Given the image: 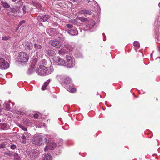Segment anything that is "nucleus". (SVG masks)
Listing matches in <instances>:
<instances>
[{
  "instance_id": "25",
  "label": "nucleus",
  "mask_w": 160,
  "mask_h": 160,
  "mask_svg": "<svg viewBox=\"0 0 160 160\" xmlns=\"http://www.w3.org/2000/svg\"><path fill=\"white\" fill-rule=\"evenodd\" d=\"M68 90V91H70L71 92L73 93L76 91V89L73 87L70 86Z\"/></svg>"
},
{
  "instance_id": "19",
  "label": "nucleus",
  "mask_w": 160,
  "mask_h": 160,
  "mask_svg": "<svg viewBox=\"0 0 160 160\" xmlns=\"http://www.w3.org/2000/svg\"><path fill=\"white\" fill-rule=\"evenodd\" d=\"M50 82V80L49 79L44 82V85L42 86V90H44L46 89V87L48 86V85L49 84Z\"/></svg>"
},
{
  "instance_id": "29",
  "label": "nucleus",
  "mask_w": 160,
  "mask_h": 160,
  "mask_svg": "<svg viewBox=\"0 0 160 160\" xmlns=\"http://www.w3.org/2000/svg\"><path fill=\"white\" fill-rule=\"evenodd\" d=\"M134 46L138 48L140 46L139 43L137 41H135L133 43Z\"/></svg>"
},
{
  "instance_id": "38",
  "label": "nucleus",
  "mask_w": 160,
  "mask_h": 160,
  "mask_svg": "<svg viewBox=\"0 0 160 160\" xmlns=\"http://www.w3.org/2000/svg\"><path fill=\"white\" fill-rule=\"evenodd\" d=\"M20 128L22 129L24 131H26L27 130V129L25 127L23 126H20Z\"/></svg>"
},
{
  "instance_id": "24",
  "label": "nucleus",
  "mask_w": 160,
  "mask_h": 160,
  "mask_svg": "<svg viewBox=\"0 0 160 160\" xmlns=\"http://www.w3.org/2000/svg\"><path fill=\"white\" fill-rule=\"evenodd\" d=\"M32 4L34 6H35L37 8H38V9H40L41 8L42 6L41 5L40 3L32 2Z\"/></svg>"
},
{
  "instance_id": "14",
  "label": "nucleus",
  "mask_w": 160,
  "mask_h": 160,
  "mask_svg": "<svg viewBox=\"0 0 160 160\" xmlns=\"http://www.w3.org/2000/svg\"><path fill=\"white\" fill-rule=\"evenodd\" d=\"M56 31L55 29L53 28H51L48 29L47 30V32L50 36H52L55 34Z\"/></svg>"
},
{
  "instance_id": "44",
  "label": "nucleus",
  "mask_w": 160,
  "mask_h": 160,
  "mask_svg": "<svg viewBox=\"0 0 160 160\" xmlns=\"http://www.w3.org/2000/svg\"><path fill=\"white\" fill-rule=\"evenodd\" d=\"M12 2H16L17 0H11Z\"/></svg>"
},
{
  "instance_id": "13",
  "label": "nucleus",
  "mask_w": 160,
  "mask_h": 160,
  "mask_svg": "<svg viewBox=\"0 0 160 160\" xmlns=\"http://www.w3.org/2000/svg\"><path fill=\"white\" fill-rule=\"evenodd\" d=\"M68 33L72 36L77 35L78 34V31L75 28L69 30Z\"/></svg>"
},
{
  "instance_id": "16",
  "label": "nucleus",
  "mask_w": 160,
  "mask_h": 160,
  "mask_svg": "<svg viewBox=\"0 0 160 160\" xmlns=\"http://www.w3.org/2000/svg\"><path fill=\"white\" fill-rule=\"evenodd\" d=\"M43 160H52V157L50 154L47 153L43 155Z\"/></svg>"
},
{
  "instance_id": "12",
  "label": "nucleus",
  "mask_w": 160,
  "mask_h": 160,
  "mask_svg": "<svg viewBox=\"0 0 160 160\" xmlns=\"http://www.w3.org/2000/svg\"><path fill=\"white\" fill-rule=\"evenodd\" d=\"M56 144L54 142H50L49 144V147L47 146H46L44 148V150L45 152L47 151L48 148L51 150L53 149L56 147Z\"/></svg>"
},
{
  "instance_id": "17",
  "label": "nucleus",
  "mask_w": 160,
  "mask_h": 160,
  "mask_svg": "<svg viewBox=\"0 0 160 160\" xmlns=\"http://www.w3.org/2000/svg\"><path fill=\"white\" fill-rule=\"evenodd\" d=\"M34 48L37 51V52H42L41 49L42 47L41 45L36 44L34 45Z\"/></svg>"
},
{
  "instance_id": "35",
  "label": "nucleus",
  "mask_w": 160,
  "mask_h": 160,
  "mask_svg": "<svg viewBox=\"0 0 160 160\" xmlns=\"http://www.w3.org/2000/svg\"><path fill=\"white\" fill-rule=\"evenodd\" d=\"M25 21L24 20H22L18 24V26L19 27H20L22 24L25 23Z\"/></svg>"
},
{
  "instance_id": "32",
  "label": "nucleus",
  "mask_w": 160,
  "mask_h": 160,
  "mask_svg": "<svg viewBox=\"0 0 160 160\" xmlns=\"http://www.w3.org/2000/svg\"><path fill=\"white\" fill-rule=\"evenodd\" d=\"M14 157L15 159L16 160H19V157L18 154L17 153H15L14 155Z\"/></svg>"
},
{
  "instance_id": "26",
  "label": "nucleus",
  "mask_w": 160,
  "mask_h": 160,
  "mask_svg": "<svg viewBox=\"0 0 160 160\" xmlns=\"http://www.w3.org/2000/svg\"><path fill=\"white\" fill-rule=\"evenodd\" d=\"M82 12L83 13L86 14L88 15H91L92 12L89 10H82Z\"/></svg>"
},
{
  "instance_id": "47",
  "label": "nucleus",
  "mask_w": 160,
  "mask_h": 160,
  "mask_svg": "<svg viewBox=\"0 0 160 160\" xmlns=\"http://www.w3.org/2000/svg\"><path fill=\"white\" fill-rule=\"evenodd\" d=\"M135 50L137 51L136 49L135 48Z\"/></svg>"
},
{
  "instance_id": "7",
  "label": "nucleus",
  "mask_w": 160,
  "mask_h": 160,
  "mask_svg": "<svg viewBox=\"0 0 160 160\" xmlns=\"http://www.w3.org/2000/svg\"><path fill=\"white\" fill-rule=\"evenodd\" d=\"M18 7L11 8L7 10V13L9 15H14L17 13H19Z\"/></svg>"
},
{
  "instance_id": "45",
  "label": "nucleus",
  "mask_w": 160,
  "mask_h": 160,
  "mask_svg": "<svg viewBox=\"0 0 160 160\" xmlns=\"http://www.w3.org/2000/svg\"><path fill=\"white\" fill-rule=\"evenodd\" d=\"M159 48V51L160 52V48Z\"/></svg>"
},
{
  "instance_id": "28",
  "label": "nucleus",
  "mask_w": 160,
  "mask_h": 160,
  "mask_svg": "<svg viewBox=\"0 0 160 160\" xmlns=\"http://www.w3.org/2000/svg\"><path fill=\"white\" fill-rule=\"evenodd\" d=\"M26 138L27 137L25 135H22L21 137V138L23 140L22 142V143L25 144L26 143Z\"/></svg>"
},
{
  "instance_id": "1",
  "label": "nucleus",
  "mask_w": 160,
  "mask_h": 160,
  "mask_svg": "<svg viewBox=\"0 0 160 160\" xmlns=\"http://www.w3.org/2000/svg\"><path fill=\"white\" fill-rule=\"evenodd\" d=\"M32 143L36 145H41L44 143L49 142V140H48L46 137L38 135L34 136L32 140Z\"/></svg>"
},
{
  "instance_id": "34",
  "label": "nucleus",
  "mask_w": 160,
  "mask_h": 160,
  "mask_svg": "<svg viewBox=\"0 0 160 160\" xmlns=\"http://www.w3.org/2000/svg\"><path fill=\"white\" fill-rule=\"evenodd\" d=\"M17 147V146L15 144H12L10 146V148L12 150L15 149Z\"/></svg>"
},
{
  "instance_id": "18",
  "label": "nucleus",
  "mask_w": 160,
  "mask_h": 160,
  "mask_svg": "<svg viewBox=\"0 0 160 160\" xmlns=\"http://www.w3.org/2000/svg\"><path fill=\"white\" fill-rule=\"evenodd\" d=\"M1 5L2 6L3 8L6 9L9 8L10 6L5 2L3 1H1Z\"/></svg>"
},
{
  "instance_id": "33",
  "label": "nucleus",
  "mask_w": 160,
  "mask_h": 160,
  "mask_svg": "<svg viewBox=\"0 0 160 160\" xmlns=\"http://www.w3.org/2000/svg\"><path fill=\"white\" fill-rule=\"evenodd\" d=\"M33 72V71L32 68H30L29 69L27 73H28V74H30L32 73Z\"/></svg>"
},
{
  "instance_id": "40",
  "label": "nucleus",
  "mask_w": 160,
  "mask_h": 160,
  "mask_svg": "<svg viewBox=\"0 0 160 160\" xmlns=\"http://www.w3.org/2000/svg\"><path fill=\"white\" fill-rule=\"evenodd\" d=\"M59 143H58L59 145H61L63 142V140L62 139H60L59 140Z\"/></svg>"
},
{
  "instance_id": "6",
  "label": "nucleus",
  "mask_w": 160,
  "mask_h": 160,
  "mask_svg": "<svg viewBox=\"0 0 160 160\" xmlns=\"http://www.w3.org/2000/svg\"><path fill=\"white\" fill-rule=\"evenodd\" d=\"M60 82L64 87H65L66 85L72 83V80L68 77H65L63 78L60 80Z\"/></svg>"
},
{
  "instance_id": "5",
  "label": "nucleus",
  "mask_w": 160,
  "mask_h": 160,
  "mask_svg": "<svg viewBox=\"0 0 160 160\" xmlns=\"http://www.w3.org/2000/svg\"><path fill=\"white\" fill-rule=\"evenodd\" d=\"M9 67L8 63L3 58H0V69L3 70L8 68Z\"/></svg>"
},
{
  "instance_id": "20",
  "label": "nucleus",
  "mask_w": 160,
  "mask_h": 160,
  "mask_svg": "<svg viewBox=\"0 0 160 160\" xmlns=\"http://www.w3.org/2000/svg\"><path fill=\"white\" fill-rule=\"evenodd\" d=\"M58 52L60 55H63L68 51V49L66 50L65 48H62L59 50Z\"/></svg>"
},
{
  "instance_id": "31",
  "label": "nucleus",
  "mask_w": 160,
  "mask_h": 160,
  "mask_svg": "<svg viewBox=\"0 0 160 160\" xmlns=\"http://www.w3.org/2000/svg\"><path fill=\"white\" fill-rule=\"evenodd\" d=\"M7 145L6 142H4L2 143L0 146V149L1 148H4L6 147Z\"/></svg>"
},
{
  "instance_id": "27",
  "label": "nucleus",
  "mask_w": 160,
  "mask_h": 160,
  "mask_svg": "<svg viewBox=\"0 0 160 160\" xmlns=\"http://www.w3.org/2000/svg\"><path fill=\"white\" fill-rule=\"evenodd\" d=\"M19 12L20 13L22 12V14L23 15L26 13V8L25 6H24L22 10H19Z\"/></svg>"
},
{
  "instance_id": "11",
  "label": "nucleus",
  "mask_w": 160,
  "mask_h": 160,
  "mask_svg": "<svg viewBox=\"0 0 160 160\" xmlns=\"http://www.w3.org/2000/svg\"><path fill=\"white\" fill-rule=\"evenodd\" d=\"M50 44L57 48H59L61 46V44L58 41L51 40L50 42Z\"/></svg>"
},
{
  "instance_id": "43",
  "label": "nucleus",
  "mask_w": 160,
  "mask_h": 160,
  "mask_svg": "<svg viewBox=\"0 0 160 160\" xmlns=\"http://www.w3.org/2000/svg\"><path fill=\"white\" fill-rule=\"evenodd\" d=\"M85 19V18H81V21H84V19Z\"/></svg>"
},
{
  "instance_id": "4",
  "label": "nucleus",
  "mask_w": 160,
  "mask_h": 160,
  "mask_svg": "<svg viewBox=\"0 0 160 160\" xmlns=\"http://www.w3.org/2000/svg\"><path fill=\"white\" fill-rule=\"evenodd\" d=\"M66 57V61L64 65L68 68H72L75 65V61L74 59L71 57L67 55Z\"/></svg>"
},
{
  "instance_id": "36",
  "label": "nucleus",
  "mask_w": 160,
  "mask_h": 160,
  "mask_svg": "<svg viewBox=\"0 0 160 160\" xmlns=\"http://www.w3.org/2000/svg\"><path fill=\"white\" fill-rule=\"evenodd\" d=\"M5 154L9 156H11L12 155V152H5Z\"/></svg>"
},
{
  "instance_id": "3",
  "label": "nucleus",
  "mask_w": 160,
  "mask_h": 160,
  "mask_svg": "<svg viewBox=\"0 0 160 160\" xmlns=\"http://www.w3.org/2000/svg\"><path fill=\"white\" fill-rule=\"evenodd\" d=\"M52 71L48 70L47 68L44 66H40L38 68L37 72L38 74L41 76L51 74Z\"/></svg>"
},
{
  "instance_id": "9",
  "label": "nucleus",
  "mask_w": 160,
  "mask_h": 160,
  "mask_svg": "<svg viewBox=\"0 0 160 160\" xmlns=\"http://www.w3.org/2000/svg\"><path fill=\"white\" fill-rule=\"evenodd\" d=\"M49 16L47 15L39 16L37 18V19L38 21L41 22L48 21V20L49 19Z\"/></svg>"
},
{
  "instance_id": "21",
  "label": "nucleus",
  "mask_w": 160,
  "mask_h": 160,
  "mask_svg": "<svg viewBox=\"0 0 160 160\" xmlns=\"http://www.w3.org/2000/svg\"><path fill=\"white\" fill-rule=\"evenodd\" d=\"M10 102L6 101L4 104V107L8 110H10L12 108V107L9 104Z\"/></svg>"
},
{
  "instance_id": "48",
  "label": "nucleus",
  "mask_w": 160,
  "mask_h": 160,
  "mask_svg": "<svg viewBox=\"0 0 160 160\" xmlns=\"http://www.w3.org/2000/svg\"><path fill=\"white\" fill-rule=\"evenodd\" d=\"M1 119H0V122H1Z\"/></svg>"
},
{
  "instance_id": "30",
  "label": "nucleus",
  "mask_w": 160,
  "mask_h": 160,
  "mask_svg": "<svg viewBox=\"0 0 160 160\" xmlns=\"http://www.w3.org/2000/svg\"><path fill=\"white\" fill-rule=\"evenodd\" d=\"M10 38H11L9 36H5L2 37V39L4 41H7L9 39H10Z\"/></svg>"
},
{
  "instance_id": "22",
  "label": "nucleus",
  "mask_w": 160,
  "mask_h": 160,
  "mask_svg": "<svg viewBox=\"0 0 160 160\" xmlns=\"http://www.w3.org/2000/svg\"><path fill=\"white\" fill-rule=\"evenodd\" d=\"M8 128L7 124L4 123H1L0 124V129L5 130Z\"/></svg>"
},
{
  "instance_id": "2",
  "label": "nucleus",
  "mask_w": 160,
  "mask_h": 160,
  "mask_svg": "<svg viewBox=\"0 0 160 160\" xmlns=\"http://www.w3.org/2000/svg\"><path fill=\"white\" fill-rule=\"evenodd\" d=\"M17 58V60L19 62H25L28 61L29 59V56L26 53L21 52L19 53Z\"/></svg>"
},
{
  "instance_id": "23",
  "label": "nucleus",
  "mask_w": 160,
  "mask_h": 160,
  "mask_svg": "<svg viewBox=\"0 0 160 160\" xmlns=\"http://www.w3.org/2000/svg\"><path fill=\"white\" fill-rule=\"evenodd\" d=\"M46 54L49 56H52L55 55V52L54 50H50L47 52Z\"/></svg>"
},
{
  "instance_id": "10",
  "label": "nucleus",
  "mask_w": 160,
  "mask_h": 160,
  "mask_svg": "<svg viewBox=\"0 0 160 160\" xmlns=\"http://www.w3.org/2000/svg\"><path fill=\"white\" fill-rule=\"evenodd\" d=\"M25 49L26 50H30L33 48L32 44L29 42L26 41L23 44Z\"/></svg>"
},
{
  "instance_id": "41",
  "label": "nucleus",
  "mask_w": 160,
  "mask_h": 160,
  "mask_svg": "<svg viewBox=\"0 0 160 160\" xmlns=\"http://www.w3.org/2000/svg\"><path fill=\"white\" fill-rule=\"evenodd\" d=\"M24 134L28 136V137H29L31 135V134L30 133L26 132H24Z\"/></svg>"
},
{
  "instance_id": "8",
  "label": "nucleus",
  "mask_w": 160,
  "mask_h": 160,
  "mask_svg": "<svg viewBox=\"0 0 160 160\" xmlns=\"http://www.w3.org/2000/svg\"><path fill=\"white\" fill-rule=\"evenodd\" d=\"M53 60L58 65H65V61L59 57H55L52 58Z\"/></svg>"
},
{
  "instance_id": "42",
  "label": "nucleus",
  "mask_w": 160,
  "mask_h": 160,
  "mask_svg": "<svg viewBox=\"0 0 160 160\" xmlns=\"http://www.w3.org/2000/svg\"><path fill=\"white\" fill-rule=\"evenodd\" d=\"M50 70H48L49 71H52V72L53 71V69L52 66H50Z\"/></svg>"
},
{
  "instance_id": "39",
  "label": "nucleus",
  "mask_w": 160,
  "mask_h": 160,
  "mask_svg": "<svg viewBox=\"0 0 160 160\" xmlns=\"http://www.w3.org/2000/svg\"><path fill=\"white\" fill-rule=\"evenodd\" d=\"M35 118H37L38 117V114L37 113H35L33 114Z\"/></svg>"
},
{
  "instance_id": "15",
  "label": "nucleus",
  "mask_w": 160,
  "mask_h": 160,
  "mask_svg": "<svg viewBox=\"0 0 160 160\" xmlns=\"http://www.w3.org/2000/svg\"><path fill=\"white\" fill-rule=\"evenodd\" d=\"M95 25L94 21L89 22V23L86 25V28L87 29H90L92 28Z\"/></svg>"
},
{
  "instance_id": "46",
  "label": "nucleus",
  "mask_w": 160,
  "mask_h": 160,
  "mask_svg": "<svg viewBox=\"0 0 160 160\" xmlns=\"http://www.w3.org/2000/svg\"><path fill=\"white\" fill-rule=\"evenodd\" d=\"M104 33H103V35H104Z\"/></svg>"
},
{
  "instance_id": "37",
  "label": "nucleus",
  "mask_w": 160,
  "mask_h": 160,
  "mask_svg": "<svg viewBox=\"0 0 160 160\" xmlns=\"http://www.w3.org/2000/svg\"><path fill=\"white\" fill-rule=\"evenodd\" d=\"M67 27L68 28H71L73 27V25L70 24H67Z\"/></svg>"
}]
</instances>
